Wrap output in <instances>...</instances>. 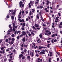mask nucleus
Listing matches in <instances>:
<instances>
[{
  "label": "nucleus",
  "mask_w": 62,
  "mask_h": 62,
  "mask_svg": "<svg viewBox=\"0 0 62 62\" xmlns=\"http://www.w3.org/2000/svg\"><path fill=\"white\" fill-rule=\"evenodd\" d=\"M9 11L11 13V14H10L11 15V14L12 15H15V13H16V10L15 9L14 10V11L13 10H9Z\"/></svg>",
  "instance_id": "nucleus-1"
},
{
  "label": "nucleus",
  "mask_w": 62,
  "mask_h": 62,
  "mask_svg": "<svg viewBox=\"0 0 62 62\" xmlns=\"http://www.w3.org/2000/svg\"><path fill=\"white\" fill-rule=\"evenodd\" d=\"M30 3H29V6L30 8H31V5L32 6H33V5L34 4V1H31L30 2Z\"/></svg>",
  "instance_id": "nucleus-2"
},
{
  "label": "nucleus",
  "mask_w": 62,
  "mask_h": 62,
  "mask_svg": "<svg viewBox=\"0 0 62 62\" xmlns=\"http://www.w3.org/2000/svg\"><path fill=\"white\" fill-rule=\"evenodd\" d=\"M20 7L21 8H22L23 7H24V4H23V2L20 1L19 3Z\"/></svg>",
  "instance_id": "nucleus-3"
},
{
  "label": "nucleus",
  "mask_w": 62,
  "mask_h": 62,
  "mask_svg": "<svg viewBox=\"0 0 62 62\" xmlns=\"http://www.w3.org/2000/svg\"><path fill=\"white\" fill-rule=\"evenodd\" d=\"M58 27L60 28H62V22H61L60 24H59L58 25Z\"/></svg>",
  "instance_id": "nucleus-4"
},
{
  "label": "nucleus",
  "mask_w": 62,
  "mask_h": 62,
  "mask_svg": "<svg viewBox=\"0 0 62 62\" xmlns=\"http://www.w3.org/2000/svg\"><path fill=\"white\" fill-rule=\"evenodd\" d=\"M45 32H46V33H47V34H49V35H51V32H50V31H49L46 30Z\"/></svg>",
  "instance_id": "nucleus-5"
},
{
  "label": "nucleus",
  "mask_w": 62,
  "mask_h": 62,
  "mask_svg": "<svg viewBox=\"0 0 62 62\" xmlns=\"http://www.w3.org/2000/svg\"><path fill=\"white\" fill-rule=\"evenodd\" d=\"M20 12L19 13V15H18V17L19 18H21V13H22V11L20 10Z\"/></svg>",
  "instance_id": "nucleus-6"
},
{
  "label": "nucleus",
  "mask_w": 62,
  "mask_h": 62,
  "mask_svg": "<svg viewBox=\"0 0 62 62\" xmlns=\"http://www.w3.org/2000/svg\"><path fill=\"white\" fill-rule=\"evenodd\" d=\"M9 15H11V14H10V12L9 13H8V15L7 16V18H9Z\"/></svg>",
  "instance_id": "nucleus-7"
},
{
  "label": "nucleus",
  "mask_w": 62,
  "mask_h": 62,
  "mask_svg": "<svg viewBox=\"0 0 62 62\" xmlns=\"http://www.w3.org/2000/svg\"><path fill=\"white\" fill-rule=\"evenodd\" d=\"M22 35L24 36V35H26V32L24 31H23L22 32Z\"/></svg>",
  "instance_id": "nucleus-8"
},
{
  "label": "nucleus",
  "mask_w": 62,
  "mask_h": 62,
  "mask_svg": "<svg viewBox=\"0 0 62 62\" xmlns=\"http://www.w3.org/2000/svg\"><path fill=\"white\" fill-rule=\"evenodd\" d=\"M23 55L22 54H21L19 55V58L20 59H21V57H23Z\"/></svg>",
  "instance_id": "nucleus-9"
},
{
  "label": "nucleus",
  "mask_w": 62,
  "mask_h": 62,
  "mask_svg": "<svg viewBox=\"0 0 62 62\" xmlns=\"http://www.w3.org/2000/svg\"><path fill=\"white\" fill-rule=\"evenodd\" d=\"M11 19L12 20V22L13 23L14 21L13 20H14V17L13 16H11Z\"/></svg>",
  "instance_id": "nucleus-10"
},
{
  "label": "nucleus",
  "mask_w": 62,
  "mask_h": 62,
  "mask_svg": "<svg viewBox=\"0 0 62 62\" xmlns=\"http://www.w3.org/2000/svg\"><path fill=\"white\" fill-rule=\"evenodd\" d=\"M43 35V33H42L40 34L39 37L40 38H42V36Z\"/></svg>",
  "instance_id": "nucleus-11"
},
{
  "label": "nucleus",
  "mask_w": 62,
  "mask_h": 62,
  "mask_svg": "<svg viewBox=\"0 0 62 62\" xmlns=\"http://www.w3.org/2000/svg\"><path fill=\"white\" fill-rule=\"evenodd\" d=\"M33 45L32 46V48H33V47H34L35 49H36V47H35V45L34 44H33Z\"/></svg>",
  "instance_id": "nucleus-12"
},
{
  "label": "nucleus",
  "mask_w": 62,
  "mask_h": 62,
  "mask_svg": "<svg viewBox=\"0 0 62 62\" xmlns=\"http://www.w3.org/2000/svg\"><path fill=\"white\" fill-rule=\"evenodd\" d=\"M30 55H31L32 56H33L34 54H33V52H30Z\"/></svg>",
  "instance_id": "nucleus-13"
},
{
  "label": "nucleus",
  "mask_w": 62,
  "mask_h": 62,
  "mask_svg": "<svg viewBox=\"0 0 62 62\" xmlns=\"http://www.w3.org/2000/svg\"><path fill=\"white\" fill-rule=\"evenodd\" d=\"M35 27H39V24H35Z\"/></svg>",
  "instance_id": "nucleus-14"
},
{
  "label": "nucleus",
  "mask_w": 62,
  "mask_h": 62,
  "mask_svg": "<svg viewBox=\"0 0 62 62\" xmlns=\"http://www.w3.org/2000/svg\"><path fill=\"white\" fill-rule=\"evenodd\" d=\"M22 40L23 42H24L25 40V37H24L22 39Z\"/></svg>",
  "instance_id": "nucleus-15"
},
{
  "label": "nucleus",
  "mask_w": 62,
  "mask_h": 62,
  "mask_svg": "<svg viewBox=\"0 0 62 62\" xmlns=\"http://www.w3.org/2000/svg\"><path fill=\"white\" fill-rule=\"evenodd\" d=\"M40 47H39V49H40V50H41L42 49V48H44V47H42V46H39Z\"/></svg>",
  "instance_id": "nucleus-16"
},
{
  "label": "nucleus",
  "mask_w": 62,
  "mask_h": 62,
  "mask_svg": "<svg viewBox=\"0 0 62 62\" xmlns=\"http://www.w3.org/2000/svg\"><path fill=\"white\" fill-rule=\"evenodd\" d=\"M50 54V55L51 56H52V54L53 53H52V52H49Z\"/></svg>",
  "instance_id": "nucleus-17"
},
{
  "label": "nucleus",
  "mask_w": 62,
  "mask_h": 62,
  "mask_svg": "<svg viewBox=\"0 0 62 62\" xmlns=\"http://www.w3.org/2000/svg\"><path fill=\"white\" fill-rule=\"evenodd\" d=\"M40 54H45V53L44 52H41L40 53Z\"/></svg>",
  "instance_id": "nucleus-18"
},
{
  "label": "nucleus",
  "mask_w": 62,
  "mask_h": 62,
  "mask_svg": "<svg viewBox=\"0 0 62 62\" xmlns=\"http://www.w3.org/2000/svg\"><path fill=\"white\" fill-rule=\"evenodd\" d=\"M5 49H3V51H2V54H5Z\"/></svg>",
  "instance_id": "nucleus-19"
},
{
  "label": "nucleus",
  "mask_w": 62,
  "mask_h": 62,
  "mask_svg": "<svg viewBox=\"0 0 62 62\" xmlns=\"http://www.w3.org/2000/svg\"><path fill=\"white\" fill-rule=\"evenodd\" d=\"M27 46H28V45H26L25 44L23 45V46L24 47H27Z\"/></svg>",
  "instance_id": "nucleus-20"
},
{
  "label": "nucleus",
  "mask_w": 62,
  "mask_h": 62,
  "mask_svg": "<svg viewBox=\"0 0 62 62\" xmlns=\"http://www.w3.org/2000/svg\"><path fill=\"white\" fill-rule=\"evenodd\" d=\"M37 8H43V6H40V8L39 7H37Z\"/></svg>",
  "instance_id": "nucleus-21"
},
{
  "label": "nucleus",
  "mask_w": 62,
  "mask_h": 62,
  "mask_svg": "<svg viewBox=\"0 0 62 62\" xmlns=\"http://www.w3.org/2000/svg\"><path fill=\"white\" fill-rule=\"evenodd\" d=\"M21 33V31H18L17 32V34H18V33Z\"/></svg>",
  "instance_id": "nucleus-22"
},
{
  "label": "nucleus",
  "mask_w": 62,
  "mask_h": 62,
  "mask_svg": "<svg viewBox=\"0 0 62 62\" xmlns=\"http://www.w3.org/2000/svg\"><path fill=\"white\" fill-rule=\"evenodd\" d=\"M46 2H47L46 3V5H48V4H49V1L48 0H47V1H46Z\"/></svg>",
  "instance_id": "nucleus-23"
},
{
  "label": "nucleus",
  "mask_w": 62,
  "mask_h": 62,
  "mask_svg": "<svg viewBox=\"0 0 62 62\" xmlns=\"http://www.w3.org/2000/svg\"><path fill=\"white\" fill-rule=\"evenodd\" d=\"M41 20H42V21H44V19H43V18H42V16H41Z\"/></svg>",
  "instance_id": "nucleus-24"
},
{
  "label": "nucleus",
  "mask_w": 62,
  "mask_h": 62,
  "mask_svg": "<svg viewBox=\"0 0 62 62\" xmlns=\"http://www.w3.org/2000/svg\"><path fill=\"white\" fill-rule=\"evenodd\" d=\"M12 37H13V38H14V37H15V35H14V34H12L11 36Z\"/></svg>",
  "instance_id": "nucleus-25"
},
{
  "label": "nucleus",
  "mask_w": 62,
  "mask_h": 62,
  "mask_svg": "<svg viewBox=\"0 0 62 62\" xmlns=\"http://www.w3.org/2000/svg\"><path fill=\"white\" fill-rule=\"evenodd\" d=\"M22 30H23L24 29V28H23L24 27V26H23V25L22 26Z\"/></svg>",
  "instance_id": "nucleus-26"
},
{
  "label": "nucleus",
  "mask_w": 62,
  "mask_h": 62,
  "mask_svg": "<svg viewBox=\"0 0 62 62\" xmlns=\"http://www.w3.org/2000/svg\"><path fill=\"white\" fill-rule=\"evenodd\" d=\"M18 20L20 22H23V21H22V20L20 19V18L18 19Z\"/></svg>",
  "instance_id": "nucleus-27"
},
{
  "label": "nucleus",
  "mask_w": 62,
  "mask_h": 62,
  "mask_svg": "<svg viewBox=\"0 0 62 62\" xmlns=\"http://www.w3.org/2000/svg\"><path fill=\"white\" fill-rule=\"evenodd\" d=\"M49 62H51V58H49L48 60Z\"/></svg>",
  "instance_id": "nucleus-28"
},
{
  "label": "nucleus",
  "mask_w": 62,
  "mask_h": 62,
  "mask_svg": "<svg viewBox=\"0 0 62 62\" xmlns=\"http://www.w3.org/2000/svg\"><path fill=\"white\" fill-rule=\"evenodd\" d=\"M12 31V29H10L8 30V32H11Z\"/></svg>",
  "instance_id": "nucleus-29"
},
{
  "label": "nucleus",
  "mask_w": 62,
  "mask_h": 62,
  "mask_svg": "<svg viewBox=\"0 0 62 62\" xmlns=\"http://www.w3.org/2000/svg\"><path fill=\"white\" fill-rule=\"evenodd\" d=\"M13 30L14 31H15V30H16V29L15 28H14V27L13 28Z\"/></svg>",
  "instance_id": "nucleus-30"
},
{
  "label": "nucleus",
  "mask_w": 62,
  "mask_h": 62,
  "mask_svg": "<svg viewBox=\"0 0 62 62\" xmlns=\"http://www.w3.org/2000/svg\"><path fill=\"white\" fill-rule=\"evenodd\" d=\"M32 12L33 13L35 11V9H33L32 10Z\"/></svg>",
  "instance_id": "nucleus-31"
},
{
  "label": "nucleus",
  "mask_w": 62,
  "mask_h": 62,
  "mask_svg": "<svg viewBox=\"0 0 62 62\" xmlns=\"http://www.w3.org/2000/svg\"><path fill=\"white\" fill-rule=\"evenodd\" d=\"M37 19H39V15H37Z\"/></svg>",
  "instance_id": "nucleus-32"
},
{
  "label": "nucleus",
  "mask_w": 62,
  "mask_h": 62,
  "mask_svg": "<svg viewBox=\"0 0 62 62\" xmlns=\"http://www.w3.org/2000/svg\"><path fill=\"white\" fill-rule=\"evenodd\" d=\"M31 33L32 34V35H33L34 36L35 35V34H34V32H31Z\"/></svg>",
  "instance_id": "nucleus-33"
},
{
  "label": "nucleus",
  "mask_w": 62,
  "mask_h": 62,
  "mask_svg": "<svg viewBox=\"0 0 62 62\" xmlns=\"http://www.w3.org/2000/svg\"><path fill=\"white\" fill-rule=\"evenodd\" d=\"M25 57L24 56H23L22 57V59H23L25 58Z\"/></svg>",
  "instance_id": "nucleus-34"
},
{
  "label": "nucleus",
  "mask_w": 62,
  "mask_h": 62,
  "mask_svg": "<svg viewBox=\"0 0 62 62\" xmlns=\"http://www.w3.org/2000/svg\"><path fill=\"white\" fill-rule=\"evenodd\" d=\"M30 52V51L29 50H28V54L29 55Z\"/></svg>",
  "instance_id": "nucleus-35"
},
{
  "label": "nucleus",
  "mask_w": 62,
  "mask_h": 62,
  "mask_svg": "<svg viewBox=\"0 0 62 62\" xmlns=\"http://www.w3.org/2000/svg\"><path fill=\"white\" fill-rule=\"evenodd\" d=\"M27 58H28V59H30V57L28 56H27Z\"/></svg>",
  "instance_id": "nucleus-36"
},
{
  "label": "nucleus",
  "mask_w": 62,
  "mask_h": 62,
  "mask_svg": "<svg viewBox=\"0 0 62 62\" xmlns=\"http://www.w3.org/2000/svg\"><path fill=\"white\" fill-rule=\"evenodd\" d=\"M9 28H11V24L9 25Z\"/></svg>",
  "instance_id": "nucleus-37"
},
{
  "label": "nucleus",
  "mask_w": 62,
  "mask_h": 62,
  "mask_svg": "<svg viewBox=\"0 0 62 62\" xmlns=\"http://www.w3.org/2000/svg\"><path fill=\"white\" fill-rule=\"evenodd\" d=\"M13 27H15V24L14 23H13Z\"/></svg>",
  "instance_id": "nucleus-38"
},
{
  "label": "nucleus",
  "mask_w": 62,
  "mask_h": 62,
  "mask_svg": "<svg viewBox=\"0 0 62 62\" xmlns=\"http://www.w3.org/2000/svg\"><path fill=\"white\" fill-rule=\"evenodd\" d=\"M11 44H13V43H14V41H11Z\"/></svg>",
  "instance_id": "nucleus-39"
},
{
  "label": "nucleus",
  "mask_w": 62,
  "mask_h": 62,
  "mask_svg": "<svg viewBox=\"0 0 62 62\" xmlns=\"http://www.w3.org/2000/svg\"><path fill=\"white\" fill-rule=\"evenodd\" d=\"M24 51L25 53H26L27 50L26 49H25L24 50Z\"/></svg>",
  "instance_id": "nucleus-40"
},
{
  "label": "nucleus",
  "mask_w": 62,
  "mask_h": 62,
  "mask_svg": "<svg viewBox=\"0 0 62 62\" xmlns=\"http://www.w3.org/2000/svg\"><path fill=\"white\" fill-rule=\"evenodd\" d=\"M30 15H31L32 14V12L31 11H30V14H29Z\"/></svg>",
  "instance_id": "nucleus-41"
},
{
  "label": "nucleus",
  "mask_w": 62,
  "mask_h": 62,
  "mask_svg": "<svg viewBox=\"0 0 62 62\" xmlns=\"http://www.w3.org/2000/svg\"><path fill=\"white\" fill-rule=\"evenodd\" d=\"M45 35H46V36H49V34L47 33H45Z\"/></svg>",
  "instance_id": "nucleus-42"
},
{
  "label": "nucleus",
  "mask_w": 62,
  "mask_h": 62,
  "mask_svg": "<svg viewBox=\"0 0 62 62\" xmlns=\"http://www.w3.org/2000/svg\"><path fill=\"white\" fill-rule=\"evenodd\" d=\"M8 39L9 40H11V38L10 37L8 38Z\"/></svg>",
  "instance_id": "nucleus-43"
},
{
  "label": "nucleus",
  "mask_w": 62,
  "mask_h": 62,
  "mask_svg": "<svg viewBox=\"0 0 62 62\" xmlns=\"http://www.w3.org/2000/svg\"><path fill=\"white\" fill-rule=\"evenodd\" d=\"M12 41H14V40H15V39H14V38H13L12 39Z\"/></svg>",
  "instance_id": "nucleus-44"
},
{
  "label": "nucleus",
  "mask_w": 62,
  "mask_h": 62,
  "mask_svg": "<svg viewBox=\"0 0 62 62\" xmlns=\"http://www.w3.org/2000/svg\"><path fill=\"white\" fill-rule=\"evenodd\" d=\"M4 61H6L7 60V59L6 58H5V59H4Z\"/></svg>",
  "instance_id": "nucleus-45"
},
{
  "label": "nucleus",
  "mask_w": 62,
  "mask_h": 62,
  "mask_svg": "<svg viewBox=\"0 0 62 62\" xmlns=\"http://www.w3.org/2000/svg\"><path fill=\"white\" fill-rule=\"evenodd\" d=\"M56 41H57V40H56V39L54 40V42H56Z\"/></svg>",
  "instance_id": "nucleus-46"
},
{
  "label": "nucleus",
  "mask_w": 62,
  "mask_h": 62,
  "mask_svg": "<svg viewBox=\"0 0 62 62\" xmlns=\"http://www.w3.org/2000/svg\"><path fill=\"white\" fill-rule=\"evenodd\" d=\"M58 18H59V17H57L56 18V20H58Z\"/></svg>",
  "instance_id": "nucleus-47"
},
{
  "label": "nucleus",
  "mask_w": 62,
  "mask_h": 62,
  "mask_svg": "<svg viewBox=\"0 0 62 62\" xmlns=\"http://www.w3.org/2000/svg\"><path fill=\"white\" fill-rule=\"evenodd\" d=\"M54 36H55V35L54 34H53V35H52V37H54Z\"/></svg>",
  "instance_id": "nucleus-48"
},
{
  "label": "nucleus",
  "mask_w": 62,
  "mask_h": 62,
  "mask_svg": "<svg viewBox=\"0 0 62 62\" xmlns=\"http://www.w3.org/2000/svg\"><path fill=\"white\" fill-rule=\"evenodd\" d=\"M17 39H19V38H20V36H18L17 37Z\"/></svg>",
  "instance_id": "nucleus-49"
},
{
  "label": "nucleus",
  "mask_w": 62,
  "mask_h": 62,
  "mask_svg": "<svg viewBox=\"0 0 62 62\" xmlns=\"http://www.w3.org/2000/svg\"><path fill=\"white\" fill-rule=\"evenodd\" d=\"M14 34H15V35H16V34H17V31H15V32L14 33Z\"/></svg>",
  "instance_id": "nucleus-50"
},
{
  "label": "nucleus",
  "mask_w": 62,
  "mask_h": 62,
  "mask_svg": "<svg viewBox=\"0 0 62 62\" xmlns=\"http://www.w3.org/2000/svg\"><path fill=\"white\" fill-rule=\"evenodd\" d=\"M32 28H33V29H36V28L34 26H33Z\"/></svg>",
  "instance_id": "nucleus-51"
},
{
  "label": "nucleus",
  "mask_w": 62,
  "mask_h": 62,
  "mask_svg": "<svg viewBox=\"0 0 62 62\" xmlns=\"http://www.w3.org/2000/svg\"><path fill=\"white\" fill-rule=\"evenodd\" d=\"M38 3H39L38 1L36 2H35V4H38Z\"/></svg>",
  "instance_id": "nucleus-52"
},
{
  "label": "nucleus",
  "mask_w": 62,
  "mask_h": 62,
  "mask_svg": "<svg viewBox=\"0 0 62 62\" xmlns=\"http://www.w3.org/2000/svg\"><path fill=\"white\" fill-rule=\"evenodd\" d=\"M6 42H8V39H6Z\"/></svg>",
  "instance_id": "nucleus-53"
},
{
  "label": "nucleus",
  "mask_w": 62,
  "mask_h": 62,
  "mask_svg": "<svg viewBox=\"0 0 62 62\" xmlns=\"http://www.w3.org/2000/svg\"><path fill=\"white\" fill-rule=\"evenodd\" d=\"M1 50H4V47H2L1 48Z\"/></svg>",
  "instance_id": "nucleus-54"
},
{
  "label": "nucleus",
  "mask_w": 62,
  "mask_h": 62,
  "mask_svg": "<svg viewBox=\"0 0 62 62\" xmlns=\"http://www.w3.org/2000/svg\"><path fill=\"white\" fill-rule=\"evenodd\" d=\"M58 14L59 15V16H61V15H60V14L59 13H58Z\"/></svg>",
  "instance_id": "nucleus-55"
},
{
  "label": "nucleus",
  "mask_w": 62,
  "mask_h": 62,
  "mask_svg": "<svg viewBox=\"0 0 62 62\" xmlns=\"http://www.w3.org/2000/svg\"><path fill=\"white\" fill-rule=\"evenodd\" d=\"M57 54H58V55H59L60 54V53L59 52L57 53V52H56Z\"/></svg>",
  "instance_id": "nucleus-56"
},
{
  "label": "nucleus",
  "mask_w": 62,
  "mask_h": 62,
  "mask_svg": "<svg viewBox=\"0 0 62 62\" xmlns=\"http://www.w3.org/2000/svg\"><path fill=\"white\" fill-rule=\"evenodd\" d=\"M10 34V33L9 32L7 33V35H8L9 34Z\"/></svg>",
  "instance_id": "nucleus-57"
},
{
  "label": "nucleus",
  "mask_w": 62,
  "mask_h": 62,
  "mask_svg": "<svg viewBox=\"0 0 62 62\" xmlns=\"http://www.w3.org/2000/svg\"><path fill=\"white\" fill-rule=\"evenodd\" d=\"M26 32L27 34H29V31H27Z\"/></svg>",
  "instance_id": "nucleus-58"
},
{
  "label": "nucleus",
  "mask_w": 62,
  "mask_h": 62,
  "mask_svg": "<svg viewBox=\"0 0 62 62\" xmlns=\"http://www.w3.org/2000/svg\"><path fill=\"white\" fill-rule=\"evenodd\" d=\"M36 56H39V55L37 54H36Z\"/></svg>",
  "instance_id": "nucleus-59"
},
{
  "label": "nucleus",
  "mask_w": 62,
  "mask_h": 62,
  "mask_svg": "<svg viewBox=\"0 0 62 62\" xmlns=\"http://www.w3.org/2000/svg\"><path fill=\"white\" fill-rule=\"evenodd\" d=\"M59 58H57V61H58L59 60Z\"/></svg>",
  "instance_id": "nucleus-60"
},
{
  "label": "nucleus",
  "mask_w": 62,
  "mask_h": 62,
  "mask_svg": "<svg viewBox=\"0 0 62 62\" xmlns=\"http://www.w3.org/2000/svg\"><path fill=\"white\" fill-rule=\"evenodd\" d=\"M23 26H25V23H23Z\"/></svg>",
  "instance_id": "nucleus-61"
},
{
  "label": "nucleus",
  "mask_w": 62,
  "mask_h": 62,
  "mask_svg": "<svg viewBox=\"0 0 62 62\" xmlns=\"http://www.w3.org/2000/svg\"><path fill=\"white\" fill-rule=\"evenodd\" d=\"M28 35L29 36H31V34L30 33H29V34Z\"/></svg>",
  "instance_id": "nucleus-62"
},
{
  "label": "nucleus",
  "mask_w": 62,
  "mask_h": 62,
  "mask_svg": "<svg viewBox=\"0 0 62 62\" xmlns=\"http://www.w3.org/2000/svg\"><path fill=\"white\" fill-rule=\"evenodd\" d=\"M13 53H11V54H9L10 55H12V54H13Z\"/></svg>",
  "instance_id": "nucleus-63"
},
{
  "label": "nucleus",
  "mask_w": 62,
  "mask_h": 62,
  "mask_svg": "<svg viewBox=\"0 0 62 62\" xmlns=\"http://www.w3.org/2000/svg\"><path fill=\"white\" fill-rule=\"evenodd\" d=\"M43 26H46V25L43 24Z\"/></svg>",
  "instance_id": "nucleus-64"
}]
</instances>
